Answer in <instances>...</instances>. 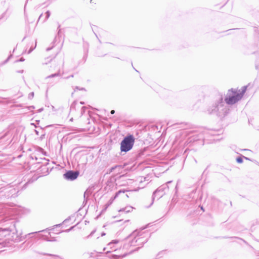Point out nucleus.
Instances as JSON below:
<instances>
[{"mask_svg":"<svg viewBox=\"0 0 259 259\" xmlns=\"http://www.w3.org/2000/svg\"><path fill=\"white\" fill-rule=\"evenodd\" d=\"M228 111V108L225 105L222 96L220 97L215 104L210 107L208 110L210 114H215L219 116H225Z\"/></svg>","mask_w":259,"mask_h":259,"instance_id":"f257e3e1","label":"nucleus"},{"mask_svg":"<svg viewBox=\"0 0 259 259\" xmlns=\"http://www.w3.org/2000/svg\"><path fill=\"white\" fill-rule=\"evenodd\" d=\"M129 237L132 239L130 245L133 246H142L147 241V239L145 238L143 233L139 234L138 231H134Z\"/></svg>","mask_w":259,"mask_h":259,"instance_id":"f03ea898","label":"nucleus"},{"mask_svg":"<svg viewBox=\"0 0 259 259\" xmlns=\"http://www.w3.org/2000/svg\"><path fill=\"white\" fill-rule=\"evenodd\" d=\"M241 99V95L238 94L237 91L231 89L229 90L225 98V101L228 105H233Z\"/></svg>","mask_w":259,"mask_h":259,"instance_id":"7ed1b4c3","label":"nucleus"},{"mask_svg":"<svg viewBox=\"0 0 259 259\" xmlns=\"http://www.w3.org/2000/svg\"><path fill=\"white\" fill-rule=\"evenodd\" d=\"M135 143V138L133 135L125 137L120 143L121 152H127L132 149Z\"/></svg>","mask_w":259,"mask_h":259,"instance_id":"20e7f679","label":"nucleus"},{"mask_svg":"<svg viewBox=\"0 0 259 259\" xmlns=\"http://www.w3.org/2000/svg\"><path fill=\"white\" fill-rule=\"evenodd\" d=\"M167 184H164L158 187L153 194V199L156 198L157 200L162 197L168 190Z\"/></svg>","mask_w":259,"mask_h":259,"instance_id":"39448f33","label":"nucleus"},{"mask_svg":"<svg viewBox=\"0 0 259 259\" xmlns=\"http://www.w3.org/2000/svg\"><path fill=\"white\" fill-rule=\"evenodd\" d=\"M79 175L77 171L68 170L63 175L64 178L67 180L73 181L75 180Z\"/></svg>","mask_w":259,"mask_h":259,"instance_id":"423d86ee","label":"nucleus"},{"mask_svg":"<svg viewBox=\"0 0 259 259\" xmlns=\"http://www.w3.org/2000/svg\"><path fill=\"white\" fill-rule=\"evenodd\" d=\"M5 190H7V192H9L12 197H15L17 196L16 194L18 192V190L15 188H12L11 186H7L5 188Z\"/></svg>","mask_w":259,"mask_h":259,"instance_id":"0eeeda50","label":"nucleus"},{"mask_svg":"<svg viewBox=\"0 0 259 259\" xmlns=\"http://www.w3.org/2000/svg\"><path fill=\"white\" fill-rule=\"evenodd\" d=\"M133 209V207L131 206H127L119 210V212L128 213L131 212Z\"/></svg>","mask_w":259,"mask_h":259,"instance_id":"6e6552de","label":"nucleus"},{"mask_svg":"<svg viewBox=\"0 0 259 259\" xmlns=\"http://www.w3.org/2000/svg\"><path fill=\"white\" fill-rule=\"evenodd\" d=\"M119 242V241L118 240H114L112 241L111 242L109 243L108 244V246L110 247V248L111 249L114 250V251L116 250V248H115L113 246H112L113 244H117Z\"/></svg>","mask_w":259,"mask_h":259,"instance_id":"1a4fd4ad","label":"nucleus"},{"mask_svg":"<svg viewBox=\"0 0 259 259\" xmlns=\"http://www.w3.org/2000/svg\"><path fill=\"white\" fill-rule=\"evenodd\" d=\"M246 89H247V86H243L242 87L241 91L239 90L238 91H237L238 94L239 95H241V98L243 97L244 93H245V92L246 91Z\"/></svg>","mask_w":259,"mask_h":259,"instance_id":"9d476101","label":"nucleus"},{"mask_svg":"<svg viewBox=\"0 0 259 259\" xmlns=\"http://www.w3.org/2000/svg\"><path fill=\"white\" fill-rule=\"evenodd\" d=\"M246 89H247V86H243L242 87L241 91L239 90L238 91H237L238 94L239 95H241V98L243 97L244 93H245V92L246 91Z\"/></svg>","mask_w":259,"mask_h":259,"instance_id":"9b49d317","label":"nucleus"},{"mask_svg":"<svg viewBox=\"0 0 259 259\" xmlns=\"http://www.w3.org/2000/svg\"><path fill=\"white\" fill-rule=\"evenodd\" d=\"M145 181H146L145 178H141L140 180L139 181V182L140 183V185L138 188L139 189L143 188L145 186V185L147 184V183L145 185H143V183L145 182Z\"/></svg>","mask_w":259,"mask_h":259,"instance_id":"f8f14e48","label":"nucleus"},{"mask_svg":"<svg viewBox=\"0 0 259 259\" xmlns=\"http://www.w3.org/2000/svg\"><path fill=\"white\" fill-rule=\"evenodd\" d=\"M61 74L59 72H57V73H54V74H52L50 75H49V76H47V77H46L45 79L47 80V79H49L51 78H53V77H57V76H60Z\"/></svg>","mask_w":259,"mask_h":259,"instance_id":"ddd939ff","label":"nucleus"},{"mask_svg":"<svg viewBox=\"0 0 259 259\" xmlns=\"http://www.w3.org/2000/svg\"><path fill=\"white\" fill-rule=\"evenodd\" d=\"M125 256V254L123 255H117V254H112L110 258L111 259H119L120 257H123Z\"/></svg>","mask_w":259,"mask_h":259,"instance_id":"4468645a","label":"nucleus"},{"mask_svg":"<svg viewBox=\"0 0 259 259\" xmlns=\"http://www.w3.org/2000/svg\"><path fill=\"white\" fill-rule=\"evenodd\" d=\"M91 194V193L90 191H89L88 190H86L84 193V202L85 201H87V198L88 197H89V196Z\"/></svg>","mask_w":259,"mask_h":259,"instance_id":"2eb2a0df","label":"nucleus"},{"mask_svg":"<svg viewBox=\"0 0 259 259\" xmlns=\"http://www.w3.org/2000/svg\"><path fill=\"white\" fill-rule=\"evenodd\" d=\"M120 193H122V191L121 190L118 191L116 194H115V196L113 197V198H111V199L110 200V204H108V205H109L110 204L112 203V201H113V200L114 199H115L118 196V195ZM122 193H124V191L122 192Z\"/></svg>","mask_w":259,"mask_h":259,"instance_id":"dca6fc26","label":"nucleus"},{"mask_svg":"<svg viewBox=\"0 0 259 259\" xmlns=\"http://www.w3.org/2000/svg\"><path fill=\"white\" fill-rule=\"evenodd\" d=\"M50 12L48 11L46 13V18L45 19L42 21V22H45L50 17Z\"/></svg>","mask_w":259,"mask_h":259,"instance_id":"f3484780","label":"nucleus"},{"mask_svg":"<svg viewBox=\"0 0 259 259\" xmlns=\"http://www.w3.org/2000/svg\"><path fill=\"white\" fill-rule=\"evenodd\" d=\"M74 227H75V226L71 227L70 228H69V229L65 230V231H60V232H59V233H61V232H69V231H70L71 230H72L74 228Z\"/></svg>","mask_w":259,"mask_h":259,"instance_id":"a211bd4d","label":"nucleus"},{"mask_svg":"<svg viewBox=\"0 0 259 259\" xmlns=\"http://www.w3.org/2000/svg\"><path fill=\"white\" fill-rule=\"evenodd\" d=\"M236 161L238 163H241L243 162V159L241 157H238L237 158Z\"/></svg>","mask_w":259,"mask_h":259,"instance_id":"6ab92c4d","label":"nucleus"},{"mask_svg":"<svg viewBox=\"0 0 259 259\" xmlns=\"http://www.w3.org/2000/svg\"><path fill=\"white\" fill-rule=\"evenodd\" d=\"M34 97V93L33 92H31L30 93H29V94L28 95V98L29 99H32Z\"/></svg>","mask_w":259,"mask_h":259,"instance_id":"aec40b11","label":"nucleus"},{"mask_svg":"<svg viewBox=\"0 0 259 259\" xmlns=\"http://www.w3.org/2000/svg\"><path fill=\"white\" fill-rule=\"evenodd\" d=\"M44 240L48 241H56V240L54 239H49L48 237H46L44 238Z\"/></svg>","mask_w":259,"mask_h":259,"instance_id":"412c9836","label":"nucleus"},{"mask_svg":"<svg viewBox=\"0 0 259 259\" xmlns=\"http://www.w3.org/2000/svg\"><path fill=\"white\" fill-rule=\"evenodd\" d=\"M12 57V55L11 54L9 57L8 58H7V59L6 60H5V61L4 62V63H6L9 60H10Z\"/></svg>","mask_w":259,"mask_h":259,"instance_id":"4be33fe9","label":"nucleus"},{"mask_svg":"<svg viewBox=\"0 0 259 259\" xmlns=\"http://www.w3.org/2000/svg\"><path fill=\"white\" fill-rule=\"evenodd\" d=\"M85 107H82L81 108V115H82L83 113L85 111Z\"/></svg>","mask_w":259,"mask_h":259,"instance_id":"5701e85b","label":"nucleus"},{"mask_svg":"<svg viewBox=\"0 0 259 259\" xmlns=\"http://www.w3.org/2000/svg\"><path fill=\"white\" fill-rule=\"evenodd\" d=\"M95 230H94L93 231L91 234L88 236V238H89L90 237H91V236H92L93 235V234L95 232Z\"/></svg>","mask_w":259,"mask_h":259,"instance_id":"b1692460","label":"nucleus"},{"mask_svg":"<svg viewBox=\"0 0 259 259\" xmlns=\"http://www.w3.org/2000/svg\"><path fill=\"white\" fill-rule=\"evenodd\" d=\"M24 61V59L23 58H21L19 60L17 61V62H23Z\"/></svg>","mask_w":259,"mask_h":259,"instance_id":"393cba45","label":"nucleus"},{"mask_svg":"<svg viewBox=\"0 0 259 259\" xmlns=\"http://www.w3.org/2000/svg\"><path fill=\"white\" fill-rule=\"evenodd\" d=\"M42 254H44V255H50V256H55V255H52V254H46V253H41Z\"/></svg>","mask_w":259,"mask_h":259,"instance_id":"a878e982","label":"nucleus"},{"mask_svg":"<svg viewBox=\"0 0 259 259\" xmlns=\"http://www.w3.org/2000/svg\"><path fill=\"white\" fill-rule=\"evenodd\" d=\"M110 113L111 114H113L115 113V111L114 110H112L111 111Z\"/></svg>","mask_w":259,"mask_h":259,"instance_id":"bb28decb","label":"nucleus"},{"mask_svg":"<svg viewBox=\"0 0 259 259\" xmlns=\"http://www.w3.org/2000/svg\"><path fill=\"white\" fill-rule=\"evenodd\" d=\"M42 14H41V15H40V16H39V18H38V21H40L41 18V17H42Z\"/></svg>","mask_w":259,"mask_h":259,"instance_id":"cd10ccee","label":"nucleus"},{"mask_svg":"<svg viewBox=\"0 0 259 259\" xmlns=\"http://www.w3.org/2000/svg\"><path fill=\"white\" fill-rule=\"evenodd\" d=\"M35 133H36V134L37 135H39V133H38V132L37 130H35Z\"/></svg>","mask_w":259,"mask_h":259,"instance_id":"c85d7f7f","label":"nucleus"},{"mask_svg":"<svg viewBox=\"0 0 259 259\" xmlns=\"http://www.w3.org/2000/svg\"><path fill=\"white\" fill-rule=\"evenodd\" d=\"M70 77H73V75H71L70 76ZM69 77H70V76H68V77H65V78H66V79H68V78H69Z\"/></svg>","mask_w":259,"mask_h":259,"instance_id":"c756f323","label":"nucleus"},{"mask_svg":"<svg viewBox=\"0 0 259 259\" xmlns=\"http://www.w3.org/2000/svg\"><path fill=\"white\" fill-rule=\"evenodd\" d=\"M33 50V49H30L28 52V53H30V52H31L32 51V50Z\"/></svg>","mask_w":259,"mask_h":259,"instance_id":"7c9ffc66","label":"nucleus"},{"mask_svg":"<svg viewBox=\"0 0 259 259\" xmlns=\"http://www.w3.org/2000/svg\"><path fill=\"white\" fill-rule=\"evenodd\" d=\"M42 110H43V109H42V108H41V109H39L38 110V111H39V112H41V111H42Z\"/></svg>","mask_w":259,"mask_h":259,"instance_id":"2f4dec72","label":"nucleus"},{"mask_svg":"<svg viewBox=\"0 0 259 259\" xmlns=\"http://www.w3.org/2000/svg\"><path fill=\"white\" fill-rule=\"evenodd\" d=\"M243 158H244L245 159H247V160H249V159L247 157H246L245 156H243Z\"/></svg>","mask_w":259,"mask_h":259,"instance_id":"473e14b6","label":"nucleus"},{"mask_svg":"<svg viewBox=\"0 0 259 259\" xmlns=\"http://www.w3.org/2000/svg\"><path fill=\"white\" fill-rule=\"evenodd\" d=\"M68 221V219H66L64 221L63 223L66 222Z\"/></svg>","mask_w":259,"mask_h":259,"instance_id":"72a5a7b5","label":"nucleus"},{"mask_svg":"<svg viewBox=\"0 0 259 259\" xmlns=\"http://www.w3.org/2000/svg\"><path fill=\"white\" fill-rule=\"evenodd\" d=\"M61 224H60L56 225V227H58V226H61Z\"/></svg>","mask_w":259,"mask_h":259,"instance_id":"f704fd0d","label":"nucleus"},{"mask_svg":"<svg viewBox=\"0 0 259 259\" xmlns=\"http://www.w3.org/2000/svg\"><path fill=\"white\" fill-rule=\"evenodd\" d=\"M51 49V48H47V51H48L50 50Z\"/></svg>","mask_w":259,"mask_h":259,"instance_id":"c9c22d12","label":"nucleus"},{"mask_svg":"<svg viewBox=\"0 0 259 259\" xmlns=\"http://www.w3.org/2000/svg\"><path fill=\"white\" fill-rule=\"evenodd\" d=\"M105 235V233H103L102 234L101 236H104V235Z\"/></svg>","mask_w":259,"mask_h":259,"instance_id":"e433bc0d","label":"nucleus"},{"mask_svg":"<svg viewBox=\"0 0 259 259\" xmlns=\"http://www.w3.org/2000/svg\"><path fill=\"white\" fill-rule=\"evenodd\" d=\"M76 89L77 90H80V89L78 88V87H76Z\"/></svg>","mask_w":259,"mask_h":259,"instance_id":"4c0bfd02","label":"nucleus"},{"mask_svg":"<svg viewBox=\"0 0 259 259\" xmlns=\"http://www.w3.org/2000/svg\"><path fill=\"white\" fill-rule=\"evenodd\" d=\"M70 121H73V118H71L70 119Z\"/></svg>","mask_w":259,"mask_h":259,"instance_id":"58836bf2","label":"nucleus"},{"mask_svg":"<svg viewBox=\"0 0 259 259\" xmlns=\"http://www.w3.org/2000/svg\"><path fill=\"white\" fill-rule=\"evenodd\" d=\"M80 104H84V103H83V102H80Z\"/></svg>","mask_w":259,"mask_h":259,"instance_id":"ea45409f","label":"nucleus"},{"mask_svg":"<svg viewBox=\"0 0 259 259\" xmlns=\"http://www.w3.org/2000/svg\"><path fill=\"white\" fill-rule=\"evenodd\" d=\"M110 252H111L110 251H107L106 253H108Z\"/></svg>","mask_w":259,"mask_h":259,"instance_id":"a19ab883","label":"nucleus"},{"mask_svg":"<svg viewBox=\"0 0 259 259\" xmlns=\"http://www.w3.org/2000/svg\"><path fill=\"white\" fill-rule=\"evenodd\" d=\"M171 183V181H169V182H168L167 183V184H168V183Z\"/></svg>","mask_w":259,"mask_h":259,"instance_id":"79ce46f5","label":"nucleus"},{"mask_svg":"<svg viewBox=\"0 0 259 259\" xmlns=\"http://www.w3.org/2000/svg\"><path fill=\"white\" fill-rule=\"evenodd\" d=\"M34 233H30L29 235H31V234H34Z\"/></svg>","mask_w":259,"mask_h":259,"instance_id":"37998d69","label":"nucleus"},{"mask_svg":"<svg viewBox=\"0 0 259 259\" xmlns=\"http://www.w3.org/2000/svg\"><path fill=\"white\" fill-rule=\"evenodd\" d=\"M106 250V248L105 247V248H104L103 250Z\"/></svg>","mask_w":259,"mask_h":259,"instance_id":"c03bdc74","label":"nucleus"},{"mask_svg":"<svg viewBox=\"0 0 259 259\" xmlns=\"http://www.w3.org/2000/svg\"><path fill=\"white\" fill-rule=\"evenodd\" d=\"M23 70L20 71V72H22Z\"/></svg>","mask_w":259,"mask_h":259,"instance_id":"a18cd8bd","label":"nucleus"},{"mask_svg":"<svg viewBox=\"0 0 259 259\" xmlns=\"http://www.w3.org/2000/svg\"><path fill=\"white\" fill-rule=\"evenodd\" d=\"M23 70L20 71V72H22Z\"/></svg>","mask_w":259,"mask_h":259,"instance_id":"49530a36","label":"nucleus"},{"mask_svg":"<svg viewBox=\"0 0 259 259\" xmlns=\"http://www.w3.org/2000/svg\"><path fill=\"white\" fill-rule=\"evenodd\" d=\"M132 181V180H130V183Z\"/></svg>","mask_w":259,"mask_h":259,"instance_id":"de8ad7c7","label":"nucleus"}]
</instances>
